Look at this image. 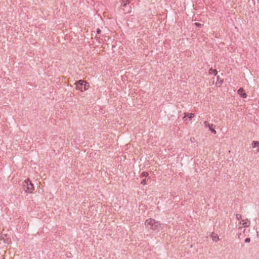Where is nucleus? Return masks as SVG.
<instances>
[{
    "label": "nucleus",
    "mask_w": 259,
    "mask_h": 259,
    "mask_svg": "<svg viewBox=\"0 0 259 259\" xmlns=\"http://www.w3.org/2000/svg\"><path fill=\"white\" fill-rule=\"evenodd\" d=\"M145 225L148 229L154 231H159L162 229L161 224L153 219H149L146 220Z\"/></svg>",
    "instance_id": "1"
},
{
    "label": "nucleus",
    "mask_w": 259,
    "mask_h": 259,
    "mask_svg": "<svg viewBox=\"0 0 259 259\" xmlns=\"http://www.w3.org/2000/svg\"><path fill=\"white\" fill-rule=\"evenodd\" d=\"M75 84L76 89L81 92L87 91L90 87L89 83L83 80H78L76 82Z\"/></svg>",
    "instance_id": "2"
},
{
    "label": "nucleus",
    "mask_w": 259,
    "mask_h": 259,
    "mask_svg": "<svg viewBox=\"0 0 259 259\" xmlns=\"http://www.w3.org/2000/svg\"><path fill=\"white\" fill-rule=\"evenodd\" d=\"M23 187L24 190L26 193H31L34 190L33 185L29 179L24 181Z\"/></svg>",
    "instance_id": "3"
},
{
    "label": "nucleus",
    "mask_w": 259,
    "mask_h": 259,
    "mask_svg": "<svg viewBox=\"0 0 259 259\" xmlns=\"http://www.w3.org/2000/svg\"><path fill=\"white\" fill-rule=\"evenodd\" d=\"M205 127H208L209 130L214 134H216V131L214 130L215 125L213 124H209L207 121H205L204 122Z\"/></svg>",
    "instance_id": "4"
},
{
    "label": "nucleus",
    "mask_w": 259,
    "mask_h": 259,
    "mask_svg": "<svg viewBox=\"0 0 259 259\" xmlns=\"http://www.w3.org/2000/svg\"><path fill=\"white\" fill-rule=\"evenodd\" d=\"M244 89L242 88H240L237 91L238 94L243 98H246L247 97V94L245 93H243Z\"/></svg>",
    "instance_id": "5"
},
{
    "label": "nucleus",
    "mask_w": 259,
    "mask_h": 259,
    "mask_svg": "<svg viewBox=\"0 0 259 259\" xmlns=\"http://www.w3.org/2000/svg\"><path fill=\"white\" fill-rule=\"evenodd\" d=\"M185 114V116L184 117H183V119L184 120H187V117H188L189 119H192L193 117H194V113H184Z\"/></svg>",
    "instance_id": "6"
},
{
    "label": "nucleus",
    "mask_w": 259,
    "mask_h": 259,
    "mask_svg": "<svg viewBox=\"0 0 259 259\" xmlns=\"http://www.w3.org/2000/svg\"><path fill=\"white\" fill-rule=\"evenodd\" d=\"M211 237L212 238V240L215 242H217L219 239L218 235L214 233H212Z\"/></svg>",
    "instance_id": "7"
},
{
    "label": "nucleus",
    "mask_w": 259,
    "mask_h": 259,
    "mask_svg": "<svg viewBox=\"0 0 259 259\" xmlns=\"http://www.w3.org/2000/svg\"><path fill=\"white\" fill-rule=\"evenodd\" d=\"M208 73L209 74H213L214 76H215L218 73V71L216 69H213L211 68L209 69Z\"/></svg>",
    "instance_id": "8"
},
{
    "label": "nucleus",
    "mask_w": 259,
    "mask_h": 259,
    "mask_svg": "<svg viewBox=\"0 0 259 259\" xmlns=\"http://www.w3.org/2000/svg\"><path fill=\"white\" fill-rule=\"evenodd\" d=\"M251 145L253 148L258 147L257 151H259V142L258 141H253Z\"/></svg>",
    "instance_id": "9"
},
{
    "label": "nucleus",
    "mask_w": 259,
    "mask_h": 259,
    "mask_svg": "<svg viewBox=\"0 0 259 259\" xmlns=\"http://www.w3.org/2000/svg\"><path fill=\"white\" fill-rule=\"evenodd\" d=\"M130 2V0H122L121 5L122 7H125Z\"/></svg>",
    "instance_id": "10"
},
{
    "label": "nucleus",
    "mask_w": 259,
    "mask_h": 259,
    "mask_svg": "<svg viewBox=\"0 0 259 259\" xmlns=\"http://www.w3.org/2000/svg\"><path fill=\"white\" fill-rule=\"evenodd\" d=\"M243 221L244 222L242 223V225L244 227H247L250 225V222L248 220H246L245 221Z\"/></svg>",
    "instance_id": "11"
},
{
    "label": "nucleus",
    "mask_w": 259,
    "mask_h": 259,
    "mask_svg": "<svg viewBox=\"0 0 259 259\" xmlns=\"http://www.w3.org/2000/svg\"><path fill=\"white\" fill-rule=\"evenodd\" d=\"M148 175H149L148 172H147L146 171H143L141 174V177H145V178H146V177H148Z\"/></svg>",
    "instance_id": "12"
},
{
    "label": "nucleus",
    "mask_w": 259,
    "mask_h": 259,
    "mask_svg": "<svg viewBox=\"0 0 259 259\" xmlns=\"http://www.w3.org/2000/svg\"><path fill=\"white\" fill-rule=\"evenodd\" d=\"M236 219L238 220H241V215L240 214H237L236 215Z\"/></svg>",
    "instance_id": "13"
},
{
    "label": "nucleus",
    "mask_w": 259,
    "mask_h": 259,
    "mask_svg": "<svg viewBox=\"0 0 259 259\" xmlns=\"http://www.w3.org/2000/svg\"><path fill=\"white\" fill-rule=\"evenodd\" d=\"M141 184L143 185H146V179L142 180L141 182Z\"/></svg>",
    "instance_id": "14"
},
{
    "label": "nucleus",
    "mask_w": 259,
    "mask_h": 259,
    "mask_svg": "<svg viewBox=\"0 0 259 259\" xmlns=\"http://www.w3.org/2000/svg\"><path fill=\"white\" fill-rule=\"evenodd\" d=\"M250 241V238H246L245 239V242L246 243H248Z\"/></svg>",
    "instance_id": "15"
},
{
    "label": "nucleus",
    "mask_w": 259,
    "mask_h": 259,
    "mask_svg": "<svg viewBox=\"0 0 259 259\" xmlns=\"http://www.w3.org/2000/svg\"><path fill=\"white\" fill-rule=\"evenodd\" d=\"M195 24L197 27H200L201 26V24L198 22L195 23Z\"/></svg>",
    "instance_id": "16"
},
{
    "label": "nucleus",
    "mask_w": 259,
    "mask_h": 259,
    "mask_svg": "<svg viewBox=\"0 0 259 259\" xmlns=\"http://www.w3.org/2000/svg\"><path fill=\"white\" fill-rule=\"evenodd\" d=\"M97 33L98 34H100L101 33V30L99 28H98L97 29Z\"/></svg>",
    "instance_id": "17"
},
{
    "label": "nucleus",
    "mask_w": 259,
    "mask_h": 259,
    "mask_svg": "<svg viewBox=\"0 0 259 259\" xmlns=\"http://www.w3.org/2000/svg\"><path fill=\"white\" fill-rule=\"evenodd\" d=\"M147 181H150V182L151 181V179H150V177H148V178H147V179L146 180V182H147Z\"/></svg>",
    "instance_id": "18"
},
{
    "label": "nucleus",
    "mask_w": 259,
    "mask_h": 259,
    "mask_svg": "<svg viewBox=\"0 0 259 259\" xmlns=\"http://www.w3.org/2000/svg\"><path fill=\"white\" fill-rule=\"evenodd\" d=\"M1 238H1V240H2V239L4 240V238L3 237V235L1 236Z\"/></svg>",
    "instance_id": "19"
}]
</instances>
